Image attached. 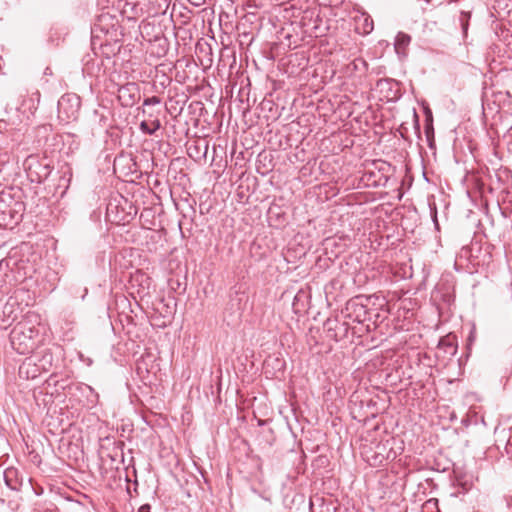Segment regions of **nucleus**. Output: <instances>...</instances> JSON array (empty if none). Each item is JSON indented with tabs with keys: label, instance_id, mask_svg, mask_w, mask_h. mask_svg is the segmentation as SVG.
Listing matches in <instances>:
<instances>
[{
	"label": "nucleus",
	"instance_id": "nucleus-1",
	"mask_svg": "<svg viewBox=\"0 0 512 512\" xmlns=\"http://www.w3.org/2000/svg\"><path fill=\"white\" fill-rule=\"evenodd\" d=\"M39 341V330L28 321L19 322L10 332L11 346L21 355L33 352Z\"/></svg>",
	"mask_w": 512,
	"mask_h": 512
},
{
	"label": "nucleus",
	"instance_id": "nucleus-2",
	"mask_svg": "<svg viewBox=\"0 0 512 512\" xmlns=\"http://www.w3.org/2000/svg\"><path fill=\"white\" fill-rule=\"evenodd\" d=\"M161 99L158 96L145 98L143 101L142 115L144 119L140 123V130L147 135H154L161 128L159 116Z\"/></svg>",
	"mask_w": 512,
	"mask_h": 512
},
{
	"label": "nucleus",
	"instance_id": "nucleus-3",
	"mask_svg": "<svg viewBox=\"0 0 512 512\" xmlns=\"http://www.w3.org/2000/svg\"><path fill=\"white\" fill-rule=\"evenodd\" d=\"M23 204L15 201L9 192L0 193V227L8 228L16 225L22 218L20 213Z\"/></svg>",
	"mask_w": 512,
	"mask_h": 512
},
{
	"label": "nucleus",
	"instance_id": "nucleus-4",
	"mask_svg": "<svg viewBox=\"0 0 512 512\" xmlns=\"http://www.w3.org/2000/svg\"><path fill=\"white\" fill-rule=\"evenodd\" d=\"M81 107L80 98L75 94H64L58 100V119L63 123H70L79 117Z\"/></svg>",
	"mask_w": 512,
	"mask_h": 512
},
{
	"label": "nucleus",
	"instance_id": "nucleus-5",
	"mask_svg": "<svg viewBox=\"0 0 512 512\" xmlns=\"http://www.w3.org/2000/svg\"><path fill=\"white\" fill-rule=\"evenodd\" d=\"M24 165L28 177L32 182L41 183L47 179L51 173L50 165L40 162L36 157H28Z\"/></svg>",
	"mask_w": 512,
	"mask_h": 512
},
{
	"label": "nucleus",
	"instance_id": "nucleus-6",
	"mask_svg": "<svg viewBox=\"0 0 512 512\" xmlns=\"http://www.w3.org/2000/svg\"><path fill=\"white\" fill-rule=\"evenodd\" d=\"M118 100L123 107H132L140 99V88L137 83L129 82L118 88Z\"/></svg>",
	"mask_w": 512,
	"mask_h": 512
},
{
	"label": "nucleus",
	"instance_id": "nucleus-7",
	"mask_svg": "<svg viewBox=\"0 0 512 512\" xmlns=\"http://www.w3.org/2000/svg\"><path fill=\"white\" fill-rule=\"evenodd\" d=\"M360 297L350 300L346 305L347 316L358 323L369 320V312L363 303L359 301Z\"/></svg>",
	"mask_w": 512,
	"mask_h": 512
},
{
	"label": "nucleus",
	"instance_id": "nucleus-8",
	"mask_svg": "<svg viewBox=\"0 0 512 512\" xmlns=\"http://www.w3.org/2000/svg\"><path fill=\"white\" fill-rule=\"evenodd\" d=\"M327 331L328 336L334 340H339L347 333V325L345 322H340L337 318H328L323 325Z\"/></svg>",
	"mask_w": 512,
	"mask_h": 512
},
{
	"label": "nucleus",
	"instance_id": "nucleus-9",
	"mask_svg": "<svg viewBox=\"0 0 512 512\" xmlns=\"http://www.w3.org/2000/svg\"><path fill=\"white\" fill-rule=\"evenodd\" d=\"M38 367L36 356L26 358L19 367V376L25 379H34L41 374Z\"/></svg>",
	"mask_w": 512,
	"mask_h": 512
},
{
	"label": "nucleus",
	"instance_id": "nucleus-10",
	"mask_svg": "<svg viewBox=\"0 0 512 512\" xmlns=\"http://www.w3.org/2000/svg\"><path fill=\"white\" fill-rule=\"evenodd\" d=\"M389 446V441L386 443H380L376 446L375 455L373 457L372 465H380L384 460H394L396 458V453L392 451V447H389V450L386 454L384 452L387 451Z\"/></svg>",
	"mask_w": 512,
	"mask_h": 512
},
{
	"label": "nucleus",
	"instance_id": "nucleus-11",
	"mask_svg": "<svg viewBox=\"0 0 512 512\" xmlns=\"http://www.w3.org/2000/svg\"><path fill=\"white\" fill-rule=\"evenodd\" d=\"M3 479L7 488L13 491L19 490L21 480L18 477L17 469L10 467L3 472Z\"/></svg>",
	"mask_w": 512,
	"mask_h": 512
},
{
	"label": "nucleus",
	"instance_id": "nucleus-12",
	"mask_svg": "<svg viewBox=\"0 0 512 512\" xmlns=\"http://www.w3.org/2000/svg\"><path fill=\"white\" fill-rule=\"evenodd\" d=\"M36 109H37V105L35 104V101L33 98L24 100L20 107L15 108L16 113H21L23 115V117H20V115H17V120L19 122H22L24 118H26L28 120L30 115L34 114Z\"/></svg>",
	"mask_w": 512,
	"mask_h": 512
},
{
	"label": "nucleus",
	"instance_id": "nucleus-13",
	"mask_svg": "<svg viewBox=\"0 0 512 512\" xmlns=\"http://www.w3.org/2000/svg\"><path fill=\"white\" fill-rule=\"evenodd\" d=\"M410 42H411L410 35H408L404 32H399L395 38V45H394L397 54L405 55V51H406L407 47L409 46Z\"/></svg>",
	"mask_w": 512,
	"mask_h": 512
},
{
	"label": "nucleus",
	"instance_id": "nucleus-14",
	"mask_svg": "<svg viewBox=\"0 0 512 512\" xmlns=\"http://www.w3.org/2000/svg\"><path fill=\"white\" fill-rule=\"evenodd\" d=\"M53 356L50 352H45L40 359H38V367L41 372L48 371L52 366Z\"/></svg>",
	"mask_w": 512,
	"mask_h": 512
},
{
	"label": "nucleus",
	"instance_id": "nucleus-15",
	"mask_svg": "<svg viewBox=\"0 0 512 512\" xmlns=\"http://www.w3.org/2000/svg\"><path fill=\"white\" fill-rule=\"evenodd\" d=\"M470 17H471V15L469 12H465V11L460 12L458 21H459V24L462 28L464 35H466L467 31H468Z\"/></svg>",
	"mask_w": 512,
	"mask_h": 512
},
{
	"label": "nucleus",
	"instance_id": "nucleus-16",
	"mask_svg": "<svg viewBox=\"0 0 512 512\" xmlns=\"http://www.w3.org/2000/svg\"><path fill=\"white\" fill-rule=\"evenodd\" d=\"M425 134L428 141H430L434 137L433 121L431 114L426 119Z\"/></svg>",
	"mask_w": 512,
	"mask_h": 512
},
{
	"label": "nucleus",
	"instance_id": "nucleus-17",
	"mask_svg": "<svg viewBox=\"0 0 512 512\" xmlns=\"http://www.w3.org/2000/svg\"><path fill=\"white\" fill-rule=\"evenodd\" d=\"M373 29V21L369 19L368 17L365 18V29L364 31L366 33L370 32Z\"/></svg>",
	"mask_w": 512,
	"mask_h": 512
},
{
	"label": "nucleus",
	"instance_id": "nucleus-18",
	"mask_svg": "<svg viewBox=\"0 0 512 512\" xmlns=\"http://www.w3.org/2000/svg\"><path fill=\"white\" fill-rule=\"evenodd\" d=\"M150 509V505L144 504L138 509V512H150Z\"/></svg>",
	"mask_w": 512,
	"mask_h": 512
},
{
	"label": "nucleus",
	"instance_id": "nucleus-19",
	"mask_svg": "<svg viewBox=\"0 0 512 512\" xmlns=\"http://www.w3.org/2000/svg\"><path fill=\"white\" fill-rule=\"evenodd\" d=\"M194 6H201L205 3V0H189Z\"/></svg>",
	"mask_w": 512,
	"mask_h": 512
},
{
	"label": "nucleus",
	"instance_id": "nucleus-20",
	"mask_svg": "<svg viewBox=\"0 0 512 512\" xmlns=\"http://www.w3.org/2000/svg\"><path fill=\"white\" fill-rule=\"evenodd\" d=\"M7 122L4 119L0 120V132H2L3 129H6Z\"/></svg>",
	"mask_w": 512,
	"mask_h": 512
},
{
	"label": "nucleus",
	"instance_id": "nucleus-21",
	"mask_svg": "<svg viewBox=\"0 0 512 512\" xmlns=\"http://www.w3.org/2000/svg\"><path fill=\"white\" fill-rule=\"evenodd\" d=\"M436 504H437V501H436V500H434V499H430V500H428V501L425 503V506H426V507H428V506H430V505H434V506H435Z\"/></svg>",
	"mask_w": 512,
	"mask_h": 512
},
{
	"label": "nucleus",
	"instance_id": "nucleus-22",
	"mask_svg": "<svg viewBox=\"0 0 512 512\" xmlns=\"http://www.w3.org/2000/svg\"><path fill=\"white\" fill-rule=\"evenodd\" d=\"M414 117H415V127H416L417 131H419V129H420L419 120H418V116L416 113H414Z\"/></svg>",
	"mask_w": 512,
	"mask_h": 512
},
{
	"label": "nucleus",
	"instance_id": "nucleus-23",
	"mask_svg": "<svg viewBox=\"0 0 512 512\" xmlns=\"http://www.w3.org/2000/svg\"><path fill=\"white\" fill-rule=\"evenodd\" d=\"M150 128H154V122H149Z\"/></svg>",
	"mask_w": 512,
	"mask_h": 512
},
{
	"label": "nucleus",
	"instance_id": "nucleus-24",
	"mask_svg": "<svg viewBox=\"0 0 512 512\" xmlns=\"http://www.w3.org/2000/svg\"><path fill=\"white\" fill-rule=\"evenodd\" d=\"M425 1H426L427 3H429V2H430V0H425Z\"/></svg>",
	"mask_w": 512,
	"mask_h": 512
}]
</instances>
